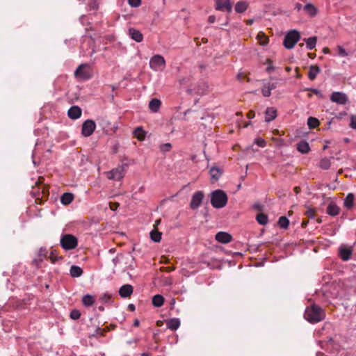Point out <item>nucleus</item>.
<instances>
[{
  "mask_svg": "<svg viewBox=\"0 0 356 356\" xmlns=\"http://www.w3.org/2000/svg\"><path fill=\"white\" fill-rule=\"evenodd\" d=\"M256 220L259 224L265 225L268 223V219L267 215L260 213L257 215Z\"/></svg>",
  "mask_w": 356,
  "mask_h": 356,
  "instance_id": "35",
  "label": "nucleus"
},
{
  "mask_svg": "<svg viewBox=\"0 0 356 356\" xmlns=\"http://www.w3.org/2000/svg\"><path fill=\"white\" fill-rule=\"evenodd\" d=\"M300 33L296 30L290 31L284 37V46L288 49H291L294 47L296 44L300 40Z\"/></svg>",
  "mask_w": 356,
  "mask_h": 356,
  "instance_id": "5",
  "label": "nucleus"
},
{
  "mask_svg": "<svg viewBox=\"0 0 356 356\" xmlns=\"http://www.w3.org/2000/svg\"><path fill=\"white\" fill-rule=\"evenodd\" d=\"M319 120L314 117H309L307 119V125L310 129H314L319 125Z\"/></svg>",
  "mask_w": 356,
  "mask_h": 356,
  "instance_id": "36",
  "label": "nucleus"
},
{
  "mask_svg": "<svg viewBox=\"0 0 356 356\" xmlns=\"http://www.w3.org/2000/svg\"><path fill=\"white\" fill-rule=\"evenodd\" d=\"M316 356H325L324 353L318 352L316 353Z\"/></svg>",
  "mask_w": 356,
  "mask_h": 356,
  "instance_id": "61",
  "label": "nucleus"
},
{
  "mask_svg": "<svg viewBox=\"0 0 356 356\" xmlns=\"http://www.w3.org/2000/svg\"><path fill=\"white\" fill-rule=\"evenodd\" d=\"M354 203V195L353 193H349L346 198L344 199V207L347 209H350L353 207Z\"/></svg>",
  "mask_w": 356,
  "mask_h": 356,
  "instance_id": "30",
  "label": "nucleus"
},
{
  "mask_svg": "<svg viewBox=\"0 0 356 356\" xmlns=\"http://www.w3.org/2000/svg\"><path fill=\"white\" fill-rule=\"evenodd\" d=\"M188 81V79H186V78H184V79H181L179 80V82L180 85H185V84H186V83Z\"/></svg>",
  "mask_w": 356,
  "mask_h": 356,
  "instance_id": "53",
  "label": "nucleus"
},
{
  "mask_svg": "<svg viewBox=\"0 0 356 356\" xmlns=\"http://www.w3.org/2000/svg\"><path fill=\"white\" fill-rule=\"evenodd\" d=\"M305 318L311 323H316L325 318V314L323 309L317 305H312L305 309Z\"/></svg>",
  "mask_w": 356,
  "mask_h": 356,
  "instance_id": "1",
  "label": "nucleus"
},
{
  "mask_svg": "<svg viewBox=\"0 0 356 356\" xmlns=\"http://www.w3.org/2000/svg\"><path fill=\"white\" fill-rule=\"evenodd\" d=\"M95 128V122L92 120H87L82 124L81 134L85 137H89L93 134Z\"/></svg>",
  "mask_w": 356,
  "mask_h": 356,
  "instance_id": "9",
  "label": "nucleus"
},
{
  "mask_svg": "<svg viewBox=\"0 0 356 356\" xmlns=\"http://www.w3.org/2000/svg\"><path fill=\"white\" fill-rule=\"evenodd\" d=\"M254 115H255V113H254V111H250L248 113V118L249 119L253 118L254 117Z\"/></svg>",
  "mask_w": 356,
  "mask_h": 356,
  "instance_id": "54",
  "label": "nucleus"
},
{
  "mask_svg": "<svg viewBox=\"0 0 356 356\" xmlns=\"http://www.w3.org/2000/svg\"><path fill=\"white\" fill-rule=\"evenodd\" d=\"M81 109L77 106H72L67 112L68 117L72 120H76L81 115Z\"/></svg>",
  "mask_w": 356,
  "mask_h": 356,
  "instance_id": "15",
  "label": "nucleus"
},
{
  "mask_svg": "<svg viewBox=\"0 0 356 356\" xmlns=\"http://www.w3.org/2000/svg\"><path fill=\"white\" fill-rule=\"evenodd\" d=\"M350 126L351 128L356 129V115L351 117Z\"/></svg>",
  "mask_w": 356,
  "mask_h": 356,
  "instance_id": "50",
  "label": "nucleus"
},
{
  "mask_svg": "<svg viewBox=\"0 0 356 356\" xmlns=\"http://www.w3.org/2000/svg\"><path fill=\"white\" fill-rule=\"evenodd\" d=\"M308 90L312 91L313 93H314L316 95H318L320 93V92L318 89L311 88V89H308Z\"/></svg>",
  "mask_w": 356,
  "mask_h": 356,
  "instance_id": "56",
  "label": "nucleus"
},
{
  "mask_svg": "<svg viewBox=\"0 0 356 356\" xmlns=\"http://www.w3.org/2000/svg\"><path fill=\"white\" fill-rule=\"evenodd\" d=\"M339 212L340 208L335 204H330L327 207V213L330 216H336Z\"/></svg>",
  "mask_w": 356,
  "mask_h": 356,
  "instance_id": "22",
  "label": "nucleus"
},
{
  "mask_svg": "<svg viewBox=\"0 0 356 356\" xmlns=\"http://www.w3.org/2000/svg\"><path fill=\"white\" fill-rule=\"evenodd\" d=\"M128 33L129 37L137 42H140L143 40V35L141 32L134 28L129 29Z\"/></svg>",
  "mask_w": 356,
  "mask_h": 356,
  "instance_id": "13",
  "label": "nucleus"
},
{
  "mask_svg": "<svg viewBox=\"0 0 356 356\" xmlns=\"http://www.w3.org/2000/svg\"><path fill=\"white\" fill-rule=\"evenodd\" d=\"M216 20V17L214 15H211L209 17L208 22H215Z\"/></svg>",
  "mask_w": 356,
  "mask_h": 356,
  "instance_id": "55",
  "label": "nucleus"
},
{
  "mask_svg": "<svg viewBox=\"0 0 356 356\" xmlns=\"http://www.w3.org/2000/svg\"><path fill=\"white\" fill-rule=\"evenodd\" d=\"M352 252L350 249L343 248L340 250V257L343 261H348L351 256Z\"/></svg>",
  "mask_w": 356,
  "mask_h": 356,
  "instance_id": "32",
  "label": "nucleus"
},
{
  "mask_svg": "<svg viewBox=\"0 0 356 356\" xmlns=\"http://www.w3.org/2000/svg\"><path fill=\"white\" fill-rule=\"evenodd\" d=\"M261 93L264 97H270L271 95V90H270L269 87L266 85H264L261 88Z\"/></svg>",
  "mask_w": 356,
  "mask_h": 356,
  "instance_id": "42",
  "label": "nucleus"
},
{
  "mask_svg": "<svg viewBox=\"0 0 356 356\" xmlns=\"http://www.w3.org/2000/svg\"><path fill=\"white\" fill-rule=\"evenodd\" d=\"M134 288L131 284H124L119 289V294L122 298H129L133 293Z\"/></svg>",
  "mask_w": 356,
  "mask_h": 356,
  "instance_id": "12",
  "label": "nucleus"
},
{
  "mask_svg": "<svg viewBox=\"0 0 356 356\" xmlns=\"http://www.w3.org/2000/svg\"><path fill=\"white\" fill-rule=\"evenodd\" d=\"M227 194L222 190L218 189L211 193V204L214 208H223L227 204Z\"/></svg>",
  "mask_w": 356,
  "mask_h": 356,
  "instance_id": "2",
  "label": "nucleus"
},
{
  "mask_svg": "<svg viewBox=\"0 0 356 356\" xmlns=\"http://www.w3.org/2000/svg\"><path fill=\"white\" fill-rule=\"evenodd\" d=\"M99 300L102 303H109L111 302L112 297L108 293H104L99 296Z\"/></svg>",
  "mask_w": 356,
  "mask_h": 356,
  "instance_id": "40",
  "label": "nucleus"
},
{
  "mask_svg": "<svg viewBox=\"0 0 356 356\" xmlns=\"http://www.w3.org/2000/svg\"><path fill=\"white\" fill-rule=\"evenodd\" d=\"M321 69L317 65H311L309 67V73H308V78L313 81L314 80L317 75L320 73Z\"/></svg>",
  "mask_w": 356,
  "mask_h": 356,
  "instance_id": "21",
  "label": "nucleus"
},
{
  "mask_svg": "<svg viewBox=\"0 0 356 356\" xmlns=\"http://www.w3.org/2000/svg\"><path fill=\"white\" fill-rule=\"evenodd\" d=\"M257 39L261 45L265 46L268 43V38L263 32L257 34Z\"/></svg>",
  "mask_w": 356,
  "mask_h": 356,
  "instance_id": "33",
  "label": "nucleus"
},
{
  "mask_svg": "<svg viewBox=\"0 0 356 356\" xmlns=\"http://www.w3.org/2000/svg\"><path fill=\"white\" fill-rule=\"evenodd\" d=\"M331 165L330 159L323 158L320 161L319 167L323 170H327Z\"/></svg>",
  "mask_w": 356,
  "mask_h": 356,
  "instance_id": "37",
  "label": "nucleus"
},
{
  "mask_svg": "<svg viewBox=\"0 0 356 356\" xmlns=\"http://www.w3.org/2000/svg\"><path fill=\"white\" fill-rule=\"evenodd\" d=\"M93 76V69L88 63H82L78 66L74 72V76L79 81H87Z\"/></svg>",
  "mask_w": 356,
  "mask_h": 356,
  "instance_id": "3",
  "label": "nucleus"
},
{
  "mask_svg": "<svg viewBox=\"0 0 356 356\" xmlns=\"http://www.w3.org/2000/svg\"><path fill=\"white\" fill-rule=\"evenodd\" d=\"M216 10L230 13L232 10L234 0H214Z\"/></svg>",
  "mask_w": 356,
  "mask_h": 356,
  "instance_id": "8",
  "label": "nucleus"
},
{
  "mask_svg": "<svg viewBox=\"0 0 356 356\" xmlns=\"http://www.w3.org/2000/svg\"><path fill=\"white\" fill-rule=\"evenodd\" d=\"M297 149L302 154H307L310 151V147L307 141L301 140L297 144Z\"/></svg>",
  "mask_w": 356,
  "mask_h": 356,
  "instance_id": "20",
  "label": "nucleus"
},
{
  "mask_svg": "<svg viewBox=\"0 0 356 356\" xmlns=\"http://www.w3.org/2000/svg\"><path fill=\"white\" fill-rule=\"evenodd\" d=\"M232 239V236L225 232H219L216 234V240L222 243H228Z\"/></svg>",
  "mask_w": 356,
  "mask_h": 356,
  "instance_id": "14",
  "label": "nucleus"
},
{
  "mask_svg": "<svg viewBox=\"0 0 356 356\" xmlns=\"http://www.w3.org/2000/svg\"><path fill=\"white\" fill-rule=\"evenodd\" d=\"M74 200V195L70 193H65L60 197V202L64 205L70 204Z\"/></svg>",
  "mask_w": 356,
  "mask_h": 356,
  "instance_id": "24",
  "label": "nucleus"
},
{
  "mask_svg": "<svg viewBox=\"0 0 356 356\" xmlns=\"http://www.w3.org/2000/svg\"><path fill=\"white\" fill-rule=\"evenodd\" d=\"M70 316L73 320H77L81 316V312L78 309H73L71 311Z\"/></svg>",
  "mask_w": 356,
  "mask_h": 356,
  "instance_id": "43",
  "label": "nucleus"
},
{
  "mask_svg": "<svg viewBox=\"0 0 356 356\" xmlns=\"http://www.w3.org/2000/svg\"><path fill=\"white\" fill-rule=\"evenodd\" d=\"M304 42L306 43V47L309 50H312L315 48L317 42V38L316 36L310 37L309 38H304Z\"/></svg>",
  "mask_w": 356,
  "mask_h": 356,
  "instance_id": "23",
  "label": "nucleus"
},
{
  "mask_svg": "<svg viewBox=\"0 0 356 356\" xmlns=\"http://www.w3.org/2000/svg\"><path fill=\"white\" fill-rule=\"evenodd\" d=\"M140 356H149V355L147 354H146V353H143V354H141Z\"/></svg>",
  "mask_w": 356,
  "mask_h": 356,
  "instance_id": "64",
  "label": "nucleus"
},
{
  "mask_svg": "<svg viewBox=\"0 0 356 356\" xmlns=\"http://www.w3.org/2000/svg\"><path fill=\"white\" fill-rule=\"evenodd\" d=\"M134 135L138 140H143L145 138L146 133L141 127H138L134 129Z\"/></svg>",
  "mask_w": 356,
  "mask_h": 356,
  "instance_id": "27",
  "label": "nucleus"
},
{
  "mask_svg": "<svg viewBox=\"0 0 356 356\" xmlns=\"http://www.w3.org/2000/svg\"><path fill=\"white\" fill-rule=\"evenodd\" d=\"M304 10L310 16H314L317 13L316 8L311 3L306 4L304 7Z\"/></svg>",
  "mask_w": 356,
  "mask_h": 356,
  "instance_id": "31",
  "label": "nucleus"
},
{
  "mask_svg": "<svg viewBox=\"0 0 356 356\" xmlns=\"http://www.w3.org/2000/svg\"><path fill=\"white\" fill-rule=\"evenodd\" d=\"M267 86L269 87L270 90H274L277 87V84L275 83H268Z\"/></svg>",
  "mask_w": 356,
  "mask_h": 356,
  "instance_id": "52",
  "label": "nucleus"
},
{
  "mask_svg": "<svg viewBox=\"0 0 356 356\" xmlns=\"http://www.w3.org/2000/svg\"><path fill=\"white\" fill-rule=\"evenodd\" d=\"M129 4L134 8H137L141 4V0H128Z\"/></svg>",
  "mask_w": 356,
  "mask_h": 356,
  "instance_id": "46",
  "label": "nucleus"
},
{
  "mask_svg": "<svg viewBox=\"0 0 356 356\" xmlns=\"http://www.w3.org/2000/svg\"><path fill=\"white\" fill-rule=\"evenodd\" d=\"M323 53H324V54H328V53L330 52V49H329V48H327V47H325V48L323 49Z\"/></svg>",
  "mask_w": 356,
  "mask_h": 356,
  "instance_id": "58",
  "label": "nucleus"
},
{
  "mask_svg": "<svg viewBox=\"0 0 356 356\" xmlns=\"http://www.w3.org/2000/svg\"><path fill=\"white\" fill-rule=\"evenodd\" d=\"M152 305L156 307H161L164 303V298L161 295L157 294L152 298Z\"/></svg>",
  "mask_w": 356,
  "mask_h": 356,
  "instance_id": "28",
  "label": "nucleus"
},
{
  "mask_svg": "<svg viewBox=\"0 0 356 356\" xmlns=\"http://www.w3.org/2000/svg\"><path fill=\"white\" fill-rule=\"evenodd\" d=\"M126 164H122L121 165H118L117 168H113V170L106 172V177L108 179H112L115 181L121 180L124 176L126 170Z\"/></svg>",
  "mask_w": 356,
  "mask_h": 356,
  "instance_id": "6",
  "label": "nucleus"
},
{
  "mask_svg": "<svg viewBox=\"0 0 356 356\" xmlns=\"http://www.w3.org/2000/svg\"><path fill=\"white\" fill-rule=\"evenodd\" d=\"M47 251L46 248H41L38 252V257L40 258H42V259H44V258L47 257Z\"/></svg>",
  "mask_w": 356,
  "mask_h": 356,
  "instance_id": "47",
  "label": "nucleus"
},
{
  "mask_svg": "<svg viewBox=\"0 0 356 356\" xmlns=\"http://www.w3.org/2000/svg\"><path fill=\"white\" fill-rule=\"evenodd\" d=\"M254 143L261 147H264L266 145V140L261 138H255Z\"/></svg>",
  "mask_w": 356,
  "mask_h": 356,
  "instance_id": "44",
  "label": "nucleus"
},
{
  "mask_svg": "<svg viewBox=\"0 0 356 356\" xmlns=\"http://www.w3.org/2000/svg\"><path fill=\"white\" fill-rule=\"evenodd\" d=\"M278 224L281 228L286 229L289 225V220L286 216H281L279 218Z\"/></svg>",
  "mask_w": 356,
  "mask_h": 356,
  "instance_id": "38",
  "label": "nucleus"
},
{
  "mask_svg": "<svg viewBox=\"0 0 356 356\" xmlns=\"http://www.w3.org/2000/svg\"><path fill=\"white\" fill-rule=\"evenodd\" d=\"M277 117V111L273 107H268L265 111V121L270 122Z\"/></svg>",
  "mask_w": 356,
  "mask_h": 356,
  "instance_id": "17",
  "label": "nucleus"
},
{
  "mask_svg": "<svg viewBox=\"0 0 356 356\" xmlns=\"http://www.w3.org/2000/svg\"><path fill=\"white\" fill-rule=\"evenodd\" d=\"M264 64L268 65V66L266 69V71L267 73L271 74L275 71V67L273 65V61L271 59L267 58L266 60V62L264 63Z\"/></svg>",
  "mask_w": 356,
  "mask_h": 356,
  "instance_id": "39",
  "label": "nucleus"
},
{
  "mask_svg": "<svg viewBox=\"0 0 356 356\" xmlns=\"http://www.w3.org/2000/svg\"><path fill=\"white\" fill-rule=\"evenodd\" d=\"M149 66L154 71H162L165 67V60L161 55H155L149 60Z\"/></svg>",
  "mask_w": 356,
  "mask_h": 356,
  "instance_id": "7",
  "label": "nucleus"
},
{
  "mask_svg": "<svg viewBox=\"0 0 356 356\" xmlns=\"http://www.w3.org/2000/svg\"><path fill=\"white\" fill-rule=\"evenodd\" d=\"M95 297L90 294L84 295L82 298V303L86 307H90L95 303Z\"/></svg>",
  "mask_w": 356,
  "mask_h": 356,
  "instance_id": "26",
  "label": "nucleus"
},
{
  "mask_svg": "<svg viewBox=\"0 0 356 356\" xmlns=\"http://www.w3.org/2000/svg\"><path fill=\"white\" fill-rule=\"evenodd\" d=\"M88 8L90 10H97L99 8L97 0H90L88 3Z\"/></svg>",
  "mask_w": 356,
  "mask_h": 356,
  "instance_id": "41",
  "label": "nucleus"
},
{
  "mask_svg": "<svg viewBox=\"0 0 356 356\" xmlns=\"http://www.w3.org/2000/svg\"><path fill=\"white\" fill-rule=\"evenodd\" d=\"M337 49L339 50V55L340 56L345 57V56H346L348 55V54L346 51V50L341 46H338Z\"/></svg>",
  "mask_w": 356,
  "mask_h": 356,
  "instance_id": "49",
  "label": "nucleus"
},
{
  "mask_svg": "<svg viewBox=\"0 0 356 356\" xmlns=\"http://www.w3.org/2000/svg\"><path fill=\"white\" fill-rule=\"evenodd\" d=\"M140 325V322L138 319H136L134 322V326L138 327Z\"/></svg>",
  "mask_w": 356,
  "mask_h": 356,
  "instance_id": "57",
  "label": "nucleus"
},
{
  "mask_svg": "<svg viewBox=\"0 0 356 356\" xmlns=\"http://www.w3.org/2000/svg\"><path fill=\"white\" fill-rule=\"evenodd\" d=\"M330 100L337 104L345 105L348 101V97L344 92H333L330 95Z\"/></svg>",
  "mask_w": 356,
  "mask_h": 356,
  "instance_id": "11",
  "label": "nucleus"
},
{
  "mask_svg": "<svg viewBox=\"0 0 356 356\" xmlns=\"http://www.w3.org/2000/svg\"><path fill=\"white\" fill-rule=\"evenodd\" d=\"M161 105V102L156 98L152 99L149 103V108L153 113L159 111Z\"/></svg>",
  "mask_w": 356,
  "mask_h": 356,
  "instance_id": "18",
  "label": "nucleus"
},
{
  "mask_svg": "<svg viewBox=\"0 0 356 356\" xmlns=\"http://www.w3.org/2000/svg\"><path fill=\"white\" fill-rule=\"evenodd\" d=\"M305 213L309 218H314L315 216V210L312 208H308Z\"/></svg>",
  "mask_w": 356,
  "mask_h": 356,
  "instance_id": "48",
  "label": "nucleus"
},
{
  "mask_svg": "<svg viewBox=\"0 0 356 356\" xmlns=\"http://www.w3.org/2000/svg\"><path fill=\"white\" fill-rule=\"evenodd\" d=\"M249 7V3L247 1H239L234 6V10L236 13H243Z\"/></svg>",
  "mask_w": 356,
  "mask_h": 356,
  "instance_id": "16",
  "label": "nucleus"
},
{
  "mask_svg": "<svg viewBox=\"0 0 356 356\" xmlns=\"http://www.w3.org/2000/svg\"><path fill=\"white\" fill-rule=\"evenodd\" d=\"M253 207L255 209H260L261 205L259 204H254Z\"/></svg>",
  "mask_w": 356,
  "mask_h": 356,
  "instance_id": "60",
  "label": "nucleus"
},
{
  "mask_svg": "<svg viewBox=\"0 0 356 356\" xmlns=\"http://www.w3.org/2000/svg\"><path fill=\"white\" fill-rule=\"evenodd\" d=\"M204 193L201 191H196L192 196L190 207L193 210H195L198 209L203 200Z\"/></svg>",
  "mask_w": 356,
  "mask_h": 356,
  "instance_id": "10",
  "label": "nucleus"
},
{
  "mask_svg": "<svg viewBox=\"0 0 356 356\" xmlns=\"http://www.w3.org/2000/svg\"><path fill=\"white\" fill-rule=\"evenodd\" d=\"M70 273L72 277H79L83 274V270L79 266H72L70 270Z\"/></svg>",
  "mask_w": 356,
  "mask_h": 356,
  "instance_id": "29",
  "label": "nucleus"
},
{
  "mask_svg": "<svg viewBox=\"0 0 356 356\" xmlns=\"http://www.w3.org/2000/svg\"><path fill=\"white\" fill-rule=\"evenodd\" d=\"M42 261H43L42 258H40L38 257V258L33 259V263L35 265V266L37 268H39V267H40V264L42 262Z\"/></svg>",
  "mask_w": 356,
  "mask_h": 356,
  "instance_id": "51",
  "label": "nucleus"
},
{
  "mask_svg": "<svg viewBox=\"0 0 356 356\" xmlns=\"http://www.w3.org/2000/svg\"><path fill=\"white\" fill-rule=\"evenodd\" d=\"M162 234L157 231L156 229H153L150 232V238L151 239L156 243L160 242L161 240Z\"/></svg>",
  "mask_w": 356,
  "mask_h": 356,
  "instance_id": "34",
  "label": "nucleus"
},
{
  "mask_svg": "<svg viewBox=\"0 0 356 356\" xmlns=\"http://www.w3.org/2000/svg\"><path fill=\"white\" fill-rule=\"evenodd\" d=\"M110 207H111V209L113 210H114L117 208V205H115V206H113L112 204H111Z\"/></svg>",
  "mask_w": 356,
  "mask_h": 356,
  "instance_id": "62",
  "label": "nucleus"
},
{
  "mask_svg": "<svg viewBox=\"0 0 356 356\" xmlns=\"http://www.w3.org/2000/svg\"><path fill=\"white\" fill-rule=\"evenodd\" d=\"M60 245L65 250L75 249L78 245V239L70 234H65L60 237Z\"/></svg>",
  "mask_w": 356,
  "mask_h": 356,
  "instance_id": "4",
  "label": "nucleus"
},
{
  "mask_svg": "<svg viewBox=\"0 0 356 356\" xmlns=\"http://www.w3.org/2000/svg\"><path fill=\"white\" fill-rule=\"evenodd\" d=\"M209 174L213 180L217 181L222 174V172L218 168L212 167L209 170Z\"/></svg>",
  "mask_w": 356,
  "mask_h": 356,
  "instance_id": "25",
  "label": "nucleus"
},
{
  "mask_svg": "<svg viewBox=\"0 0 356 356\" xmlns=\"http://www.w3.org/2000/svg\"><path fill=\"white\" fill-rule=\"evenodd\" d=\"M129 308L131 311H134L135 310V306L133 304L129 305Z\"/></svg>",
  "mask_w": 356,
  "mask_h": 356,
  "instance_id": "59",
  "label": "nucleus"
},
{
  "mask_svg": "<svg viewBox=\"0 0 356 356\" xmlns=\"http://www.w3.org/2000/svg\"><path fill=\"white\" fill-rule=\"evenodd\" d=\"M286 72H290L291 71V67H286Z\"/></svg>",
  "mask_w": 356,
  "mask_h": 356,
  "instance_id": "63",
  "label": "nucleus"
},
{
  "mask_svg": "<svg viewBox=\"0 0 356 356\" xmlns=\"http://www.w3.org/2000/svg\"><path fill=\"white\" fill-rule=\"evenodd\" d=\"M171 147H172L171 144L168 143H165V144L161 145L160 146V149L163 152H169L170 150Z\"/></svg>",
  "mask_w": 356,
  "mask_h": 356,
  "instance_id": "45",
  "label": "nucleus"
},
{
  "mask_svg": "<svg viewBox=\"0 0 356 356\" xmlns=\"http://www.w3.org/2000/svg\"><path fill=\"white\" fill-rule=\"evenodd\" d=\"M166 326L172 331L177 330L180 326V321L177 318H171L166 323Z\"/></svg>",
  "mask_w": 356,
  "mask_h": 356,
  "instance_id": "19",
  "label": "nucleus"
}]
</instances>
